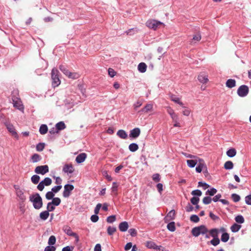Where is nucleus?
Here are the masks:
<instances>
[{
    "instance_id": "ea45409f",
    "label": "nucleus",
    "mask_w": 251,
    "mask_h": 251,
    "mask_svg": "<svg viewBox=\"0 0 251 251\" xmlns=\"http://www.w3.org/2000/svg\"><path fill=\"white\" fill-rule=\"evenodd\" d=\"M40 176L37 175H34L31 176V180L33 184H36L39 183Z\"/></svg>"
},
{
    "instance_id": "6e6552de",
    "label": "nucleus",
    "mask_w": 251,
    "mask_h": 251,
    "mask_svg": "<svg viewBox=\"0 0 251 251\" xmlns=\"http://www.w3.org/2000/svg\"><path fill=\"white\" fill-rule=\"evenodd\" d=\"M35 173L44 175L49 172V167L48 165L38 166L36 167L34 170Z\"/></svg>"
},
{
    "instance_id": "2f4dec72",
    "label": "nucleus",
    "mask_w": 251,
    "mask_h": 251,
    "mask_svg": "<svg viewBox=\"0 0 251 251\" xmlns=\"http://www.w3.org/2000/svg\"><path fill=\"white\" fill-rule=\"evenodd\" d=\"M41 159V157L38 154L34 153L31 156V161L33 163L39 162Z\"/></svg>"
},
{
    "instance_id": "4be33fe9",
    "label": "nucleus",
    "mask_w": 251,
    "mask_h": 251,
    "mask_svg": "<svg viewBox=\"0 0 251 251\" xmlns=\"http://www.w3.org/2000/svg\"><path fill=\"white\" fill-rule=\"evenodd\" d=\"M147 68V65L144 62L140 63L138 65V70L142 73H144L146 71Z\"/></svg>"
},
{
    "instance_id": "20e7f679",
    "label": "nucleus",
    "mask_w": 251,
    "mask_h": 251,
    "mask_svg": "<svg viewBox=\"0 0 251 251\" xmlns=\"http://www.w3.org/2000/svg\"><path fill=\"white\" fill-rule=\"evenodd\" d=\"M249 92V88L247 85H242L240 86L237 91L238 95L240 97H245L248 95Z\"/></svg>"
},
{
    "instance_id": "39448f33",
    "label": "nucleus",
    "mask_w": 251,
    "mask_h": 251,
    "mask_svg": "<svg viewBox=\"0 0 251 251\" xmlns=\"http://www.w3.org/2000/svg\"><path fill=\"white\" fill-rule=\"evenodd\" d=\"M52 183V180L50 177H45L44 180H42L37 185V189L42 191L43 190L45 186H48L50 185Z\"/></svg>"
},
{
    "instance_id": "a878e982",
    "label": "nucleus",
    "mask_w": 251,
    "mask_h": 251,
    "mask_svg": "<svg viewBox=\"0 0 251 251\" xmlns=\"http://www.w3.org/2000/svg\"><path fill=\"white\" fill-rule=\"evenodd\" d=\"M55 127L57 128L58 131L62 130L66 128V126L64 122H59L55 125Z\"/></svg>"
},
{
    "instance_id": "864d4df0",
    "label": "nucleus",
    "mask_w": 251,
    "mask_h": 251,
    "mask_svg": "<svg viewBox=\"0 0 251 251\" xmlns=\"http://www.w3.org/2000/svg\"><path fill=\"white\" fill-rule=\"evenodd\" d=\"M212 199L208 196H206L203 198L202 202L204 204H209L211 202Z\"/></svg>"
},
{
    "instance_id": "9b49d317",
    "label": "nucleus",
    "mask_w": 251,
    "mask_h": 251,
    "mask_svg": "<svg viewBox=\"0 0 251 251\" xmlns=\"http://www.w3.org/2000/svg\"><path fill=\"white\" fill-rule=\"evenodd\" d=\"M141 131L139 128L136 127L130 131L129 137L136 139L140 135Z\"/></svg>"
},
{
    "instance_id": "c756f323",
    "label": "nucleus",
    "mask_w": 251,
    "mask_h": 251,
    "mask_svg": "<svg viewBox=\"0 0 251 251\" xmlns=\"http://www.w3.org/2000/svg\"><path fill=\"white\" fill-rule=\"evenodd\" d=\"M236 151L234 148L229 149L226 151V155L229 157H233L235 156Z\"/></svg>"
},
{
    "instance_id": "473e14b6",
    "label": "nucleus",
    "mask_w": 251,
    "mask_h": 251,
    "mask_svg": "<svg viewBox=\"0 0 251 251\" xmlns=\"http://www.w3.org/2000/svg\"><path fill=\"white\" fill-rule=\"evenodd\" d=\"M167 229L171 231H175L176 230L175 223L174 222H171L169 223L167 226Z\"/></svg>"
},
{
    "instance_id": "6e6d98bb",
    "label": "nucleus",
    "mask_w": 251,
    "mask_h": 251,
    "mask_svg": "<svg viewBox=\"0 0 251 251\" xmlns=\"http://www.w3.org/2000/svg\"><path fill=\"white\" fill-rule=\"evenodd\" d=\"M198 187H202L204 190H206L210 187V185L205 182L199 181L198 182Z\"/></svg>"
},
{
    "instance_id": "338daca9",
    "label": "nucleus",
    "mask_w": 251,
    "mask_h": 251,
    "mask_svg": "<svg viewBox=\"0 0 251 251\" xmlns=\"http://www.w3.org/2000/svg\"><path fill=\"white\" fill-rule=\"evenodd\" d=\"M245 202L248 205H251V194L245 197Z\"/></svg>"
},
{
    "instance_id": "e2e57ef3",
    "label": "nucleus",
    "mask_w": 251,
    "mask_h": 251,
    "mask_svg": "<svg viewBox=\"0 0 251 251\" xmlns=\"http://www.w3.org/2000/svg\"><path fill=\"white\" fill-rule=\"evenodd\" d=\"M56 248L52 245H49L47 246L44 250V251H55Z\"/></svg>"
},
{
    "instance_id": "6ab92c4d",
    "label": "nucleus",
    "mask_w": 251,
    "mask_h": 251,
    "mask_svg": "<svg viewBox=\"0 0 251 251\" xmlns=\"http://www.w3.org/2000/svg\"><path fill=\"white\" fill-rule=\"evenodd\" d=\"M226 86L229 88H232L236 86V81L234 79H228L226 83Z\"/></svg>"
},
{
    "instance_id": "dca6fc26",
    "label": "nucleus",
    "mask_w": 251,
    "mask_h": 251,
    "mask_svg": "<svg viewBox=\"0 0 251 251\" xmlns=\"http://www.w3.org/2000/svg\"><path fill=\"white\" fill-rule=\"evenodd\" d=\"M128 228V223L126 221L122 222L119 225V230L122 232L126 231Z\"/></svg>"
},
{
    "instance_id": "0eeeda50",
    "label": "nucleus",
    "mask_w": 251,
    "mask_h": 251,
    "mask_svg": "<svg viewBox=\"0 0 251 251\" xmlns=\"http://www.w3.org/2000/svg\"><path fill=\"white\" fill-rule=\"evenodd\" d=\"M74 186L72 184H67L64 186V191L63 192V196L65 198H68L71 193V192L74 190Z\"/></svg>"
},
{
    "instance_id": "09e8293b",
    "label": "nucleus",
    "mask_w": 251,
    "mask_h": 251,
    "mask_svg": "<svg viewBox=\"0 0 251 251\" xmlns=\"http://www.w3.org/2000/svg\"><path fill=\"white\" fill-rule=\"evenodd\" d=\"M56 243V238L54 235H51L50 237L48 240V244L49 245H53Z\"/></svg>"
},
{
    "instance_id": "c9c22d12",
    "label": "nucleus",
    "mask_w": 251,
    "mask_h": 251,
    "mask_svg": "<svg viewBox=\"0 0 251 251\" xmlns=\"http://www.w3.org/2000/svg\"><path fill=\"white\" fill-rule=\"evenodd\" d=\"M229 239V234L227 232H224L222 234L221 236V241L223 242H226Z\"/></svg>"
},
{
    "instance_id": "a19ab883",
    "label": "nucleus",
    "mask_w": 251,
    "mask_h": 251,
    "mask_svg": "<svg viewBox=\"0 0 251 251\" xmlns=\"http://www.w3.org/2000/svg\"><path fill=\"white\" fill-rule=\"evenodd\" d=\"M235 221L239 224H243L245 222L243 216L241 215H239L235 218Z\"/></svg>"
},
{
    "instance_id": "cd10ccee",
    "label": "nucleus",
    "mask_w": 251,
    "mask_h": 251,
    "mask_svg": "<svg viewBox=\"0 0 251 251\" xmlns=\"http://www.w3.org/2000/svg\"><path fill=\"white\" fill-rule=\"evenodd\" d=\"M129 151L131 152H135L139 149L138 145L135 143L130 144L128 146Z\"/></svg>"
},
{
    "instance_id": "0e129e2a",
    "label": "nucleus",
    "mask_w": 251,
    "mask_h": 251,
    "mask_svg": "<svg viewBox=\"0 0 251 251\" xmlns=\"http://www.w3.org/2000/svg\"><path fill=\"white\" fill-rule=\"evenodd\" d=\"M118 185L117 184V182H113L112 183V188H111V189H112V191L113 192H117V190H118Z\"/></svg>"
},
{
    "instance_id": "393cba45",
    "label": "nucleus",
    "mask_w": 251,
    "mask_h": 251,
    "mask_svg": "<svg viewBox=\"0 0 251 251\" xmlns=\"http://www.w3.org/2000/svg\"><path fill=\"white\" fill-rule=\"evenodd\" d=\"M49 216L50 213H49L47 210L41 212L39 215L40 219L43 221L46 220Z\"/></svg>"
},
{
    "instance_id": "680f3d73",
    "label": "nucleus",
    "mask_w": 251,
    "mask_h": 251,
    "mask_svg": "<svg viewBox=\"0 0 251 251\" xmlns=\"http://www.w3.org/2000/svg\"><path fill=\"white\" fill-rule=\"evenodd\" d=\"M191 202L194 204H197L200 201V199L198 197H193L191 199Z\"/></svg>"
},
{
    "instance_id": "412c9836",
    "label": "nucleus",
    "mask_w": 251,
    "mask_h": 251,
    "mask_svg": "<svg viewBox=\"0 0 251 251\" xmlns=\"http://www.w3.org/2000/svg\"><path fill=\"white\" fill-rule=\"evenodd\" d=\"M175 210H171L165 217V220H172L175 219Z\"/></svg>"
},
{
    "instance_id": "8fccbe9b",
    "label": "nucleus",
    "mask_w": 251,
    "mask_h": 251,
    "mask_svg": "<svg viewBox=\"0 0 251 251\" xmlns=\"http://www.w3.org/2000/svg\"><path fill=\"white\" fill-rule=\"evenodd\" d=\"M231 198L235 202L239 201L241 199L240 196L236 194H232L231 196Z\"/></svg>"
},
{
    "instance_id": "7ed1b4c3",
    "label": "nucleus",
    "mask_w": 251,
    "mask_h": 251,
    "mask_svg": "<svg viewBox=\"0 0 251 251\" xmlns=\"http://www.w3.org/2000/svg\"><path fill=\"white\" fill-rule=\"evenodd\" d=\"M59 71L55 68L51 71L52 85L53 87L58 86L60 84V80L59 78Z\"/></svg>"
},
{
    "instance_id": "4c0bfd02",
    "label": "nucleus",
    "mask_w": 251,
    "mask_h": 251,
    "mask_svg": "<svg viewBox=\"0 0 251 251\" xmlns=\"http://www.w3.org/2000/svg\"><path fill=\"white\" fill-rule=\"evenodd\" d=\"M220 240L218 237L213 238L209 243L214 246H216L220 244Z\"/></svg>"
},
{
    "instance_id": "69168bd1",
    "label": "nucleus",
    "mask_w": 251,
    "mask_h": 251,
    "mask_svg": "<svg viewBox=\"0 0 251 251\" xmlns=\"http://www.w3.org/2000/svg\"><path fill=\"white\" fill-rule=\"evenodd\" d=\"M152 179L155 182H159L160 180V177L159 174H155L152 176Z\"/></svg>"
},
{
    "instance_id": "3c124183",
    "label": "nucleus",
    "mask_w": 251,
    "mask_h": 251,
    "mask_svg": "<svg viewBox=\"0 0 251 251\" xmlns=\"http://www.w3.org/2000/svg\"><path fill=\"white\" fill-rule=\"evenodd\" d=\"M45 144L44 143H40L36 145V150L38 151H42L45 148Z\"/></svg>"
},
{
    "instance_id": "f03ea898",
    "label": "nucleus",
    "mask_w": 251,
    "mask_h": 251,
    "mask_svg": "<svg viewBox=\"0 0 251 251\" xmlns=\"http://www.w3.org/2000/svg\"><path fill=\"white\" fill-rule=\"evenodd\" d=\"M208 229L204 225H201L193 227L191 230L192 235L195 237H198L200 235H204L207 233Z\"/></svg>"
},
{
    "instance_id": "c85d7f7f",
    "label": "nucleus",
    "mask_w": 251,
    "mask_h": 251,
    "mask_svg": "<svg viewBox=\"0 0 251 251\" xmlns=\"http://www.w3.org/2000/svg\"><path fill=\"white\" fill-rule=\"evenodd\" d=\"M48 128L46 125L43 124L40 126L39 128V132L41 134H45L48 132Z\"/></svg>"
},
{
    "instance_id": "a211bd4d",
    "label": "nucleus",
    "mask_w": 251,
    "mask_h": 251,
    "mask_svg": "<svg viewBox=\"0 0 251 251\" xmlns=\"http://www.w3.org/2000/svg\"><path fill=\"white\" fill-rule=\"evenodd\" d=\"M208 233H209L211 237L213 238H215L218 237L219 230L218 229L216 228H212L210 230H208Z\"/></svg>"
},
{
    "instance_id": "f704fd0d",
    "label": "nucleus",
    "mask_w": 251,
    "mask_h": 251,
    "mask_svg": "<svg viewBox=\"0 0 251 251\" xmlns=\"http://www.w3.org/2000/svg\"><path fill=\"white\" fill-rule=\"evenodd\" d=\"M233 167V164L231 161H227L224 164V168L226 170H231Z\"/></svg>"
},
{
    "instance_id": "774afa93",
    "label": "nucleus",
    "mask_w": 251,
    "mask_h": 251,
    "mask_svg": "<svg viewBox=\"0 0 251 251\" xmlns=\"http://www.w3.org/2000/svg\"><path fill=\"white\" fill-rule=\"evenodd\" d=\"M74 249V247H73V246H67L66 247H64L62 249V251H73Z\"/></svg>"
},
{
    "instance_id": "37998d69",
    "label": "nucleus",
    "mask_w": 251,
    "mask_h": 251,
    "mask_svg": "<svg viewBox=\"0 0 251 251\" xmlns=\"http://www.w3.org/2000/svg\"><path fill=\"white\" fill-rule=\"evenodd\" d=\"M46 198L48 200H52L54 197V194L51 191L48 192L45 195Z\"/></svg>"
},
{
    "instance_id": "2eb2a0df",
    "label": "nucleus",
    "mask_w": 251,
    "mask_h": 251,
    "mask_svg": "<svg viewBox=\"0 0 251 251\" xmlns=\"http://www.w3.org/2000/svg\"><path fill=\"white\" fill-rule=\"evenodd\" d=\"M17 196L19 198V201H22V202H25L26 200V198L25 195L24 194V192L23 190H19L16 193Z\"/></svg>"
},
{
    "instance_id": "052dcab7",
    "label": "nucleus",
    "mask_w": 251,
    "mask_h": 251,
    "mask_svg": "<svg viewBox=\"0 0 251 251\" xmlns=\"http://www.w3.org/2000/svg\"><path fill=\"white\" fill-rule=\"evenodd\" d=\"M191 194L195 196H197L198 197H200V196H201L202 192L201 190H200L199 189H196V190L192 191V192H191Z\"/></svg>"
},
{
    "instance_id": "ddd939ff",
    "label": "nucleus",
    "mask_w": 251,
    "mask_h": 251,
    "mask_svg": "<svg viewBox=\"0 0 251 251\" xmlns=\"http://www.w3.org/2000/svg\"><path fill=\"white\" fill-rule=\"evenodd\" d=\"M5 125L8 131H9L12 135L16 137H18V135L16 131H15V128L12 124L9 123H5Z\"/></svg>"
},
{
    "instance_id": "b1692460",
    "label": "nucleus",
    "mask_w": 251,
    "mask_h": 251,
    "mask_svg": "<svg viewBox=\"0 0 251 251\" xmlns=\"http://www.w3.org/2000/svg\"><path fill=\"white\" fill-rule=\"evenodd\" d=\"M153 108L152 105L151 104H147L145 105V106L142 108L139 112L141 113H148V112L151 111Z\"/></svg>"
},
{
    "instance_id": "9d476101",
    "label": "nucleus",
    "mask_w": 251,
    "mask_h": 251,
    "mask_svg": "<svg viewBox=\"0 0 251 251\" xmlns=\"http://www.w3.org/2000/svg\"><path fill=\"white\" fill-rule=\"evenodd\" d=\"M74 171L75 169L72 164H65L62 169V171L67 174H71L74 173Z\"/></svg>"
},
{
    "instance_id": "f8f14e48",
    "label": "nucleus",
    "mask_w": 251,
    "mask_h": 251,
    "mask_svg": "<svg viewBox=\"0 0 251 251\" xmlns=\"http://www.w3.org/2000/svg\"><path fill=\"white\" fill-rule=\"evenodd\" d=\"M202 161V159H200L199 157H198V158H197V159L187 160L186 161V162H187V164L189 167L193 168L196 166V165L199 161Z\"/></svg>"
},
{
    "instance_id": "58836bf2",
    "label": "nucleus",
    "mask_w": 251,
    "mask_h": 251,
    "mask_svg": "<svg viewBox=\"0 0 251 251\" xmlns=\"http://www.w3.org/2000/svg\"><path fill=\"white\" fill-rule=\"evenodd\" d=\"M50 202L52 205L58 206L61 203V199L58 197H55L52 200V201H50Z\"/></svg>"
},
{
    "instance_id": "f3484780",
    "label": "nucleus",
    "mask_w": 251,
    "mask_h": 251,
    "mask_svg": "<svg viewBox=\"0 0 251 251\" xmlns=\"http://www.w3.org/2000/svg\"><path fill=\"white\" fill-rule=\"evenodd\" d=\"M206 168V165L202 159V161H199L198 166L196 168V171L197 173H201L203 169H204Z\"/></svg>"
},
{
    "instance_id": "bf43d9fd",
    "label": "nucleus",
    "mask_w": 251,
    "mask_h": 251,
    "mask_svg": "<svg viewBox=\"0 0 251 251\" xmlns=\"http://www.w3.org/2000/svg\"><path fill=\"white\" fill-rule=\"evenodd\" d=\"M116 221V216L111 215L108 216L106 219V221L108 223H112Z\"/></svg>"
},
{
    "instance_id": "4468645a",
    "label": "nucleus",
    "mask_w": 251,
    "mask_h": 251,
    "mask_svg": "<svg viewBox=\"0 0 251 251\" xmlns=\"http://www.w3.org/2000/svg\"><path fill=\"white\" fill-rule=\"evenodd\" d=\"M87 157V154L85 153H81L79 154L75 158V161L77 163L83 162Z\"/></svg>"
},
{
    "instance_id": "423d86ee",
    "label": "nucleus",
    "mask_w": 251,
    "mask_h": 251,
    "mask_svg": "<svg viewBox=\"0 0 251 251\" xmlns=\"http://www.w3.org/2000/svg\"><path fill=\"white\" fill-rule=\"evenodd\" d=\"M163 23L160 21L155 20H150L146 22V25L148 27L156 30L157 27Z\"/></svg>"
},
{
    "instance_id": "c03bdc74",
    "label": "nucleus",
    "mask_w": 251,
    "mask_h": 251,
    "mask_svg": "<svg viewBox=\"0 0 251 251\" xmlns=\"http://www.w3.org/2000/svg\"><path fill=\"white\" fill-rule=\"evenodd\" d=\"M171 98L172 100H173L175 102L177 103L180 105H183L182 102L180 101L179 99L178 98L176 97L175 95H172L171 96Z\"/></svg>"
},
{
    "instance_id": "de8ad7c7",
    "label": "nucleus",
    "mask_w": 251,
    "mask_h": 251,
    "mask_svg": "<svg viewBox=\"0 0 251 251\" xmlns=\"http://www.w3.org/2000/svg\"><path fill=\"white\" fill-rule=\"evenodd\" d=\"M190 220L191 222L197 223L199 222L200 218L198 215L194 214L191 216Z\"/></svg>"
},
{
    "instance_id": "13d9d810",
    "label": "nucleus",
    "mask_w": 251,
    "mask_h": 251,
    "mask_svg": "<svg viewBox=\"0 0 251 251\" xmlns=\"http://www.w3.org/2000/svg\"><path fill=\"white\" fill-rule=\"evenodd\" d=\"M62 188V185H58L57 186H55L51 188V191L54 193H57Z\"/></svg>"
},
{
    "instance_id": "a18cd8bd",
    "label": "nucleus",
    "mask_w": 251,
    "mask_h": 251,
    "mask_svg": "<svg viewBox=\"0 0 251 251\" xmlns=\"http://www.w3.org/2000/svg\"><path fill=\"white\" fill-rule=\"evenodd\" d=\"M55 205H52L50 202H49L47 204V211L49 213L50 212H51L54 210L55 207Z\"/></svg>"
},
{
    "instance_id": "e433bc0d",
    "label": "nucleus",
    "mask_w": 251,
    "mask_h": 251,
    "mask_svg": "<svg viewBox=\"0 0 251 251\" xmlns=\"http://www.w3.org/2000/svg\"><path fill=\"white\" fill-rule=\"evenodd\" d=\"M217 190L216 189L214 188H212L210 189H208L206 191L205 194L206 195H209L210 196H214L215 194H216Z\"/></svg>"
},
{
    "instance_id": "f257e3e1",
    "label": "nucleus",
    "mask_w": 251,
    "mask_h": 251,
    "mask_svg": "<svg viewBox=\"0 0 251 251\" xmlns=\"http://www.w3.org/2000/svg\"><path fill=\"white\" fill-rule=\"evenodd\" d=\"M29 200L32 203L33 206L35 209H40L42 207L43 200L39 194L36 193L30 195Z\"/></svg>"
},
{
    "instance_id": "79ce46f5",
    "label": "nucleus",
    "mask_w": 251,
    "mask_h": 251,
    "mask_svg": "<svg viewBox=\"0 0 251 251\" xmlns=\"http://www.w3.org/2000/svg\"><path fill=\"white\" fill-rule=\"evenodd\" d=\"M59 69L66 76L68 75L70 72V71L67 69L66 67L63 65H60Z\"/></svg>"
},
{
    "instance_id": "1a4fd4ad",
    "label": "nucleus",
    "mask_w": 251,
    "mask_h": 251,
    "mask_svg": "<svg viewBox=\"0 0 251 251\" xmlns=\"http://www.w3.org/2000/svg\"><path fill=\"white\" fill-rule=\"evenodd\" d=\"M13 104L14 107L17 108L18 109L23 111L24 109V107L23 105L22 104L21 100L18 98H15L12 99Z\"/></svg>"
},
{
    "instance_id": "5fc2aeb1",
    "label": "nucleus",
    "mask_w": 251,
    "mask_h": 251,
    "mask_svg": "<svg viewBox=\"0 0 251 251\" xmlns=\"http://www.w3.org/2000/svg\"><path fill=\"white\" fill-rule=\"evenodd\" d=\"M67 76L70 78L75 79H77L79 77V75L77 73H71L70 72Z\"/></svg>"
},
{
    "instance_id": "5701e85b",
    "label": "nucleus",
    "mask_w": 251,
    "mask_h": 251,
    "mask_svg": "<svg viewBox=\"0 0 251 251\" xmlns=\"http://www.w3.org/2000/svg\"><path fill=\"white\" fill-rule=\"evenodd\" d=\"M117 135L120 138L123 139H125L127 137V134L124 130L123 129L119 130L117 132Z\"/></svg>"
},
{
    "instance_id": "7c9ffc66",
    "label": "nucleus",
    "mask_w": 251,
    "mask_h": 251,
    "mask_svg": "<svg viewBox=\"0 0 251 251\" xmlns=\"http://www.w3.org/2000/svg\"><path fill=\"white\" fill-rule=\"evenodd\" d=\"M198 79L202 83H206L208 80L207 76L203 75H200L198 76Z\"/></svg>"
},
{
    "instance_id": "bb28decb",
    "label": "nucleus",
    "mask_w": 251,
    "mask_h": 251,
    "mask_svg": "<svg viewBox=\"0 0 251 251\" xmlns=\"http://www.w3.org/2000/svg\"><path fill=\"white\" fill-rule=\"evenodd\" d=\"M241 227V225L234 223L231 226L230 229L232 232H237L240 229Z\"/></svg>"
},
{
    "instance_id": "72a5a7b5",
    "label": "nucleus",
    "mask_w": 251,
    "mask_h": 251,
    "mask_svg": "<svg viewBox=\"0 0 251 251\" xmlns=\"http://www.w3.org/2000/svg\"><path fill=\"white\" fill-rule=\"evenodd\" d=\"M146 246L149 249L154 250L156 245L154 242L149 241L146 242Z\"/></svg>"
},
{
    "instance_id": "aec40b11",
    "label": "nucleus",
    "mask_w": 251,
    "mask_h": 251,
    "mask_svg": "<svg viewBox=\"0 0 251 251\" xmlns=\"http://www.w3.org/2000/svg\"><path fill=\"white\" fill-rule=\"evenodd\" d=\"M64 232L68 235L73 236L75 235V232H73L71 228L69 226H65L63 228Z\"/></svg>"
},
{
    "instance_id": "603ef678",
    "label": "nucleus",
    "mask_w": 251,
    "mask_h": 251,
    "mask_svg": "<svg viewBox=\"0 0 251 251\" xmlns=\"http://www.w3.org/2000/svg\"><path fill=\"white\" fill-rule=\"evenodd\" d=\"M64 103H65V106L68 109H69L71 107H72L74 105V102L71 101L69 100H66L64 101Z\"/></svg>"
},
{
    "instance_id": "4d7b16f0",
    "label": "nucleus",
    "mask_w": 251,
    "mask_h": 251,
    "mask_svg": "<svg viewBox=\"0 0 251 251\" xmlns=\"http://www.w3.org/2000/svg\"><path fill=\"white\" fill-rule=\"evenodd\" d=\"M116 231V228L115 227L108 226L107 228V233L109 235H112Z\"/></svg>"
},
{
    "instance_id": "49530a36",
    "label": "nucleus",
    "mask_w": 251,
    "mask_h": 251,
    "mask_svg": "<svg viewBox=\"0 0 251 251\" xmlns=\"http://www.w3.org/2000/svg\"><path fill=\"white\" fill-rule=\"evenodd\" d=\"M172 119V120L173 122H174V126L175 127H180V125L179 123L178 122L179 118L178 116H176L175 117H173Z\"/></svg>"
}]
</instances>
